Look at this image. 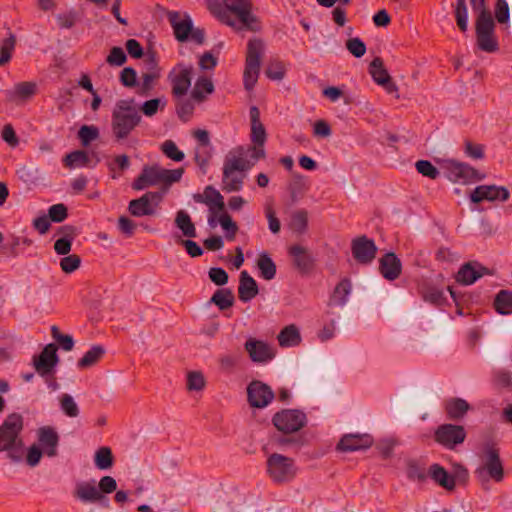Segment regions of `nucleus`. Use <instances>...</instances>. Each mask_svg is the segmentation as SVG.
I'll return each mask as SVG.
<instances>
[{
  "label": "nucleus",
  "mask_w": 512,
  "mask_h": 512,
  "mask_svg": "<svg viewBox=\"0 0 512 512\" xmlns=\"http://www.w3.org/2000/svg\"><path fill=\"white\" fill-rule=\"evenodd\" d=\"M206 6L218 21L235 32H259L262 29L260 19L252 12V0H207Z\"/></svg>",
  "instance_id": "obj_1"
},
{
  "label": "nucleus",
  "mask_w": 512,
  "mask_h": 512,
  "mask_svg": "<svg viewBox=\"0 0 512 512\" xmlns=\"http://www.w3.org/2000/svg\"><path fill=\"white\" fill-rule=\"evenodd\" d=\"M23 429L24 419L19 413L9 414L0 425V453L6 452L13 463L21 462L24 457Z\"/></svg>",
  "instance_id": "obj_2"
},
{
  "label": "nucleus",
  "mask_w": 512,
  "mask_h": 512,
  "mask_svg": "<svg viewBox=\"0 0 512 512\" xmlns=\"http://www.w3.org/2000/svg\"><path fill=\"white\" fill-rule=\"evenodd\" d=\"M471 7L477 13L475 21L476 43L481 51L494 53L499 50L495 36L496 24L485 0H470Z\"/></svg>",
  "instance_id": "obj_3"
},
{
  "label": "nucleus",
  "mask_w": 512,
  "mask_h": 512,
  "mask_svg": "<svg viewBox=\"0 0 512 512\" xmlns=\"http://www.w3.org/2000/svg\"><path fill=\"white\" fill-rule=\"evenodd\" d=\"M142 117L135 106L134 98L116 102L112 111L111 130L115 141L120 142L139 126Z\"/></svg>",
  "instance_id": "obj_4"
},
{
  "label": "nucleus",
  "mask_w": 512,
  "mask_h": 512,
  "mask_svg": "<svg viewBox=\"0 0 512 512\" xmlns=\"http://www.w3.org/2000/svg\"><path fill=\"white\" fill-rule=\"evenodd\" d=\"M184 172L185 170L182 167L170 170L158 165H146L133 181L132 188L140 191L161 184L162 186L158 192H163L164 196L173 183L181 180Z\"/></svg>",
  "instance_id": "obj_5"
},
{
  "label": "nucleus",
  "mask_w": 512,
  "mask_h": 512,
  "mask_svg": "<svg viewBox=\"0 0 512 512\" xmlns=\"http://www.w3.org/2000/svg\"><path fill=\"white\" fill-rule=\"evenodd\" d=\"M245 149L239 146L233 149L226 156L223 165V190L226 192L240 191L243 187L245 171L249 170L254 163L244 157Z\"/></svg>",
  "instance_id": "obj_6"
},
{
  "label": "nucleus",
  "mask_w": 512,
  "mask_h": 512,
  "mask_svg": "<svg viewBox=\"0 0 512 512\" xmlns=\"http://www.w3.org/2000/svg\"><path fill=\"white\" fill-rule=\"evenodd\" d=\"M479 457L482 465L474 471L476 477L483 483L489 478L495 482H501L504 479V466L500 458V449L493 438H487L481 444Z\"/></svg>",
  "instance_id": "obj_7"
},
{
  "label": "nucleus",
  "mask_w": 512,
  "mask_h": 512,
  "mask_svg": "<svg viewBox=\"0 0 512 512\" xmlns=\"http://www.w3.org/2000/svg\"><path fill=\"white\" fill-rule=\"evenodd\" d=\"M265 44L260 38H252L247 43V52L245 59V69L243 82L246 90H252L257 83L261 57L264 53Z\"/></svg>",
  "instance_id": "obj_8"
},
{
  "label": "nucleus",
  "mask_w": 512,
  "mask_h": 512,
  "mask_svg": "<svg viewBox=\"0 0 512 512\" xmlns=\"http://www.w3.org/2000/svg\"><path fill=\"white\" fill-rule=\"evenodd\" d=\"M267 472L275 483L289 482L296 475L294 460L282 454L273 453L267 459Z\"/></svg>",
  "instance_id": "obj_9"
},
{
  "label": "nucleus",
  "mask_w": 512,
  "mask_h": 512,
  "mask_svg": "<svg viewBox=\"0 0 512 512\" xmlns=\"http://www.w3.org/2000/svg\"><path fill=\"white\" fill-rule=\"evenodd\" d=\"M272 423L283 434H291L301 430L307 423L304 412L298 409H283L274 414Z\"/></svg>",
  "instance_id": "obj_10"
},
{
  "label": "nucleus",
  "mask_w": 512,
  "mask_h": 512,
  "mask_svg": "<svg viewBox=\"0 0 512 512\" xmlns=\"http://www.w3.org/2000/svg\"><path fill=\"white\" fill-rule=\"evenodd\" d=\"M466 437L467 433L462 425L444 423L434 431V441L449 450L462 444Z\"/></svg>",
  "instance_id": "obj_11"
},
{
  "label": "nucleus",
  "mask_w": 512,
  "mask_h": 512,
  "mask_svg": "<svg viewBox=\"0 0 512 512\" xmlns=\"http://www.w3.org/2000/svg\"><path fill=\"white\" fill-rule=\"evenodd\" d=\"M163 200V192H146L141 197L133 199L128 204V211L134 217L152 216Z\"/></svg>",
  "instance_id": "obj_12"
},
{
  "label": "nucleus",
  "mask_w": 512,
  "mask_h": 512,
  "mask_svg": "<svg viewBox=\"0 0 512 512\" xmlns=\"http://www.w3.org/2000/svg\"><path fill=\"white\" fill-rule=\"evenodd\" d=\"M192 66H185L183 63L177 64L168 74L167 79L172 86V94L174 97L184 96L192 81Z\"/></svg>",
  "instance_id": "obj_13"
},
{
  "label": "nucleus",
  "mask_w": 512,
  "mask_h": 512,
  "mask_svg": "<svg viewBox=\"0 0 512 512\" xmlns=\"http://www.w3.org/2000/svg\"><path fill=\"white\" fill-rule=\"evenodd\" d=\"M378 248L373 239L361 235L351 241V252L355 261L361 265L370 264L376 257Z\"/></svg>",
  "instance_id": "obj_14"
},
{
  "label": "nucleus",
  "mask_w": 512,
  "mask_h": 512,
  "mask_svg": "<svg viewBox=\"0 0 512 512\" xmlns=\"http://www.w3.org/2000/svg\"><path fill=\"white\" fill-rule=\"evenodd\" d=\"M445 171L447 178L452 182L462 181L467 183L473 180H482L481 175L475 168L467 163L458 162L456 160H447L445 163Z\"/></svg>",
  "instance_id": "obj_15"
},
{
  "label": "nucleus",
  "mask_w": 512,
  "mask_h": 512,
  "mask_svg": "<svg viewBox=\"0 0 512 512\" xmlns=\"http://www.w3.org/2000/svg\"><path fill=\"white\" fill-rule=\"evenodd\" d=\"M247 398L251 407L264 408L274 399V392L267 384L254 380L247 387Z\"/></svg>",
  "instance_id": "obj_16"
},
{
  "label": "nucleus",
  "mask_w": 512,
  "mask_h": 512,
  "mask_svg": "<svg viewBox=\"0 0 512 512\" xmlns=\"http://www.w3.org/2000/svg\"><path fill=\"white\" fill-rule=\"evenodd\" d=\"M57 346L54 343L47 344L38 356H34L33 364L36 372L42 377L53 372L59 362Z\"/></svg>",
  "instance_id": "obj_17"
},
{
  "label": "nucleus",
  "mask_w": 512,
  "mask_h": 512,
  "mask_svg": "<svg viewBox=\"0 0 512 512\" xmlns=\"http://www.w3.org/2000/svg\"><path fill=\"white\" fill-rule=\"evenodd\" d=\"M510 193L504 186L496 185H480L477 186L470 194L472 203L478 204L484 200L487 201H502L505 202L509 199Z\"/></svg>",
  "instance_id": "obj_18"
},
{
  "label": "nucleus",
  "mask_w": 512,
  "mask_h": 512,
  "mask_svg": "<svg viewBox=\"0 0 512 512\" xmlns=\"http://www.w3.org/2000/svg\"><path fill=\"white\" fill-rule=\"evenodd\" d=\"M38 446L43 449L47 457H56L58 455V445L60 436L52 426H42L36 432Z\"/></svg>",
  "instance_id": "obj_19"
},
{
  "label": "nucleus",
  "mask_w": 512,
  "mask_h": 512,
  "mask_svg": "<svg viewBox=\"0 0 512 512\" xmlns=\"http://www.w3.org/2000/svg\"><path fill=\"white\" fill-rule=\"evenodd\" d=\"M168 21L173 28V33L177 41L186 42L189 40V35L192 32L193 21L191 17L185 13L183 18H180V13L177 11H169L167 13Z\"/></svg>",
  "instance_id": "obj_20"
},
{
  "label": "nucleus",
  "mask_w": 512,
  "mask_h": 512,
  "mask_svg": "<svg viewBox=\"0 0 512 512\" xmlns=\"http://www.w3.org/2000/svg\"><path fill=\"white\" fill-rule=\"evenodd\" d=\"M487 274H492L488 268L478 262H467L457 272L456 281L462 285H471Z\"/></svg>",
  "instance_id": "obj_21"
},
{
  "label": "nucleus",
  "mask_w": 512,
  "mask_h": 512,
  "mask_svg": "<svg viewBox=\"0 0 512 512\" xmlns=\"http://www.w3.org/2000/svg\"><path fill=\"white\" fill-rule=\"evenodd\" d=\"M244 346L253 362L265 363L275 357L274 350L264 341L249 338Z\"/></svg>",
  "instance_id": "obj_22"
},
{
  "label": "nucleus",
  "mask_w": 512,
  "mask_h": 512,
  "mask_svg": "<svg viewBox=\"0 0 512 512\" xmlns=\"http://www.w3.org/2000/svg\"><path fill=\"white\" fill-rule=\"evenodd\" d=\"M373 438L369 434H345L337 444V449L343 452L365 450L371 447Z\"/></svg>",
  "instance_id": "obj_23"
},
{
  "label": "nucleus",
  "mask_w": 512,
  "mask_h": 512,
  "mask_svg": "<svg viewBox=\"0 0 512 512\" xmlns=\"http://www.w3.org/2000/svg\"><path fill=\"white\" fill-rule=\"evenodd\" d=\"M37 92L35 82L23 81L14 85L13 89L6 91V98L16 105L24 104L34 97Z\"/></svg>",
  "instance_id": "obj_24"
},
{
  "label": "nucleus",
  "mask_w": 512,
  "mask_h": 512,
  "mask_svg": "<svg viewBox=\"0 0 512 512\" xmlns=\"http://www.w3.org/2000/svg\"><path fill=\"white\" fill-rule=\"evenodd\" d=\"M289 255L293 259L294 267L302 274H308L313 266L314 259L308 249L301 245H293L289 248Z\"/></svg>",
  "instance_id": "obj_25"
},
{
  "label": "nucleus",
  "mask_w": 512,
  "mask_h": 512,
  "mask_svg": "<svg viewBox=\"0 0 512 512\" xmlns=\"http://www.w3.org/2000/svg\"><path fill=\"white\" fill-rule=\"evenodd\" d=\"M379 271L385 279L390 281L396 280L401 275L402 264L394 252L383 255L379 261Z\"/></svg>",
  "instance_id": "obj_26"
},
{
  "label": "nucleus",
  "mask_w": 512,
  "mask_h": 512,
  "mask_svg": "<svg viewBox=\"0 0 512 512\" xmlns=\"http://www.w3.org/2000/svg\"><path fill=\"white\" fill-rule=\"evenodd\" d=\"M73 495L83 503L100 502L105 498L98 490V487H96L94 481L77 483Z\"/></svg>",
  "instance_id": "obj_27"
},
{
  "label": "nucleus",
  "mask_w": 512,
  "mask_h": 512,
  "mask_svg": "<svg viewBox=\"0 0 512 512\" xmlns=\"http://www.w3.org/2000/svg\"><path fill=\"white\" fill-rule=\"evenodd\" d=\"M258 292V285L254 278L250 276L247 271H242L240 273L238 286L239 299L244 303L249 302L257 296Z\"/></svg>",
  "instance_id": "obj_28"
},
{
  "label": "nucleus",
  "mask_w": 512,
  "mask_h": 512,
  "mask_svg": "<svg viewBox=\"0 0 512 512\" xmlns=\"http://www.w3.org/2000/svg\"><path fill=\"white\" fill-rule=\"evenodd\" d=\"M193 199L197 203H204L209 207V210L218 209L224 210L225 203L221 193L213 186H207L202 194H194Z\"/></svg>",
  "instance_id": "obj_29"
},
{
  "label": "nucleus",
  "mask_w": 512,
  "mask_h": 512,
  "mask_svg": "<svg viewBox=\"0 0 512 512\" xmlns=\"http://www.w3.org/2000/svg\"><path fill=\"white\" fill-rule=\"evenodd\" d=\"M444 410L448 419L457 421L466 415L470 410V405L466 400L454 397L444 402Z\"/></svg>",
  "instance_id": "obj_30"
},
{
  "label": "nucleus",
  "mask_w": 512,
  "mask_h": 512,
  "mask_svg": "<svg viewBox=\"0 0 512 512\" xmlns=\"http://www.w3.org/2000/svg\"><path fill=\"white\" fill-rule=\"evenodd\" d=\"M429 476L439 486L445 488L448 491L455 489V477L447 472V470L441 465L435 463L429 468Z\"/></svg>",
  "instance_id": "obj_31"
},
{
  "label": "nucleus",
  "mask_w": 512,
  "mask_h": 512,
  "mask_svg": "<svg viewBox=\"0 0 512 512\" xmlns=\"http://www.w3.org/2000/svg\"><path fill=\"white\" fill-rule=\"evenodd\" d=\"M147 61L150 67V71L142 74V84L138 91V94L141 96L149 95L153 89L154 82L160 77V72L154 55H151Z\"/></svg>",
  "instance_id": "obj_32"
},
{
  "label": "nucleus",
  "mask_w": 512,
  "mask_h": 512,
  "mask_svg": "<svg viewBox=\"0 0 512 512\" xmlns=\"http://www.w3.org/2000/svg\"><path fill=\"white\" fill-rule=\"evenodd\" d=\"M281 347H294L301 343V335L295 324L285 326L277 335Z\"/></svg>",
  "instance_id": "obj_33"
},
{
  "label": "nucleus",
  "mask_w": 512,
  "mask_h": 512,
  "mask_svg": "<svg viewBox=\"0 0 512 512\" xmlns=\"http://www.w3.org/2000/svg\"><path fill=\"white\" fill-rule=\"evenodd\" d=\"M100 162V159L96 157V160L93 165H91V158L87 151L85 150H75L69 154H67L64 158V164L66 167L74 168V167H85L91 166L95 167Z\"/></svg>",
  "instance_id": "obj_34"
},
{
  "label": "nucleus",
  "mask_w": 512,
  "mask_h": 512,
  "mask_svg": "<svg viewBox=\"0 0 512 512\" xmlns=\"http://www.w3.org/2000/svg\"><path fill=\"white\" fill-rule=\"evenodd\" d=\"M214 89L212 80L206 76H201L195 82L191 97L197 103H202L206 100V95L212 94Z\"/></svg>",
  "instance_id": "obj_35"
},
{
  "label": "nucleus",
  "mask_w": 512,
  "mask_h": 512,
  "mask_svg": "<svg viewBox=\"0 0 512 512\" xmlns=\"http://www.w3.org/2000/svg\"><path fill=\"white\" fill-rule=\"evenodd\" d=\"M257 267L260 271V276L265 280H272L276 276V264L267 252L259 254L257 259Z\"/></svg>",
  "instance_id": "obj_36"
},
{
  "label": "nucleus",
  "mask_w": 512,
  "mask_h": 512,
  "mask_svg": "<svg viewBox=\"0 0 512 512\" xmlns=\"http://www.w3.org/2000/svg\"><path fill=\"white\" fill-rule=\"evenodd\" d=\"M234 302V294L229 288L217 289L210 298V303L216 305L221 311L232 307Z\"/></svg>",
  "instance_id": "obj_37"
},
{
  "label": "nucleus",
  "mask_w": 512,
  "mask_h": 512,
  "mask_svg": "<svg viewBox=\"0 0 512 512\" xmlns=\"http://www.w3.org/2000/svg\"><path fill=\"white\" fill-rule=\"evenodd\" d=\"M175 225L182 231L184 236L189 238H195L197 236L195 225L186 211L179 210L176 213Z\"/></svg>",
  "instance_id": "obj_38"
},
{
  "label": "nucleus",
  "mask_w": 512,
  "mask_h": 512,
  "mask_svg": "<svg viewBox=\"0 0 512 512\" xmlns=\"http://www.w3.org/2000/svg\"><path fill=\"white\" fill-rule=\"evenodd\" d=\"M494 309L501 315L512 314V292L509 290H500L493 302Z\"/></svg>",
  "instance_id": "obj_39"
},
{
  "label": "nucleus",
  "mask_w": 512,
  "mask_h": 512,
  "mask_svg": "<svg viewBox=\"0 0 512 512\" xmlns=\"http://www.w3.org/2000/svg\"><path fill=\"white\" fill-rule=\"evenodd\" d=\"M369 74L378 85L384 84L385 81L391 77L387 69L384 67V62L381 57H375L371 61L369 65Z\"/></svg>",
  "instance_id": "obj_40"
},
{
  "label": "nucleus",
  "mask_w": 512,
  "mask_h": 512,
  "mask_svg": "<svg viewBox=\"0 0 512 512\" xmlns=\"http://www.w3.org/2000/svg\"><path fill=\"white\" fill-rule=\"evenodd\" d=\"M95 466L100 470H108L114 464V456L111 448L102 446L96 450L94 456Z\"/></svg>",
  "instance_id": "obj_41"
},
{
  "label": "nucleus",
  "mask_w": 512,
  "mask_h": 512,
  "mask_svg": "<svg viewBox=\"0 0 512 512\" xmlns=\"http://www.w3.org/2000/svg\"><path fill=\"white\" fill-rule=\"evenodd\" d=\"M105 350L101 345H94L88 350L78 361L77 365L80 369H85L95 365L104 355Z\"/></svg>",
  "instance_id": "obj_42"
},
{
  "label": "nucleus",
  "mask_w": 512,
  "mask_h": 512,
  "mask_svg": "<svg viewBox=\"0 0 512 512\" xmlns=\"http://www.w3.org/2000/svg\"><path fill=\"white\" fill-rule=\"evenodd\" d=\"M290 229L297 234H303L308 227V213L304 209L292 213L289 224Z\"/></svg>",
  "instance_id": "obj_43"
},
{
  "label": "nucleus",
  "mask_w": 512,
  "mask_h": 512,
  "mask_svg": "<svg viewBox=\"0 0 512 512\" xmlns=\"http://www.w3.org/2000/svg\"><path fill=\"white\" fill-rule=\"evenodd\" d=\"M352 289L351 281L348 278L342 279L335 287L333 293V299L338 305H345L347 302V296L350 294Z\"/></svg>",
  "instance_id": "obj_44"
},
{
  "label": "nucleus",
  "mask_w": 512,
  "mask_h": 512,
  "mask_svg": "<svg viewBox=\"0 0 512 512\" xmlns=\"http://www.w3.org/2000/svg\"><path fill=\"white\" fill-rule=\"evenodd\" d=\"M218 223L223 230L226 231L227 240H234L239 228L237 223L232 220L231 216L226 211L219 215Z\"/></svg>",
  "instance_id": "obj_45"
},
{
  "label": "nucleus",
  "mask_w": 512,
  "mask_h": 512,
  "mask_svg": "<svg viewBox=\"0 0 512 512\" xmlns=\"http://www.w3.org/2000/svg\"><path fill=\"white\" fill-rule=\"evenodd\" d=\"M422 297L426 302L440 306L446 301L444 292L434 286H426L422 290Z\"/></svg>",
  "instance_id": "obj_46"
},
{
  "label": "nucleus",
  "mask_w": 512,
  "mask_h": 512,
  "mask_svg": "<svg viewBox=\"0 0 512 512\" xmlns=\"http://www.w3.org/2000/svg\"><path fill=\"white\" fill-rule=\"evenodd\" d=\"M16 39L13 34L3 39L0 43V67L7 64L15 48Z\"/></svg>",
  "instance_id": "obj_47"
},
{
  "label": "nucleus",
  "mask_w": 512,
  "mask_h": 512,
  "mask_svg": "<svg viewBox=\"0 0 512 512\" xmlns=\"http://www.w3.org/2000/svg\"><path fill=\"white\" fill-rule=\"evenodd\" d=\"M455 19L457 26L462 32L468 29V12L465 0H457L455 7Z\"/></svg>",
  "instance_id": "obj_48"
},
{
  "label": "nucleus",
  "mask_w": 512,
  "mask_h": 512,
  "mask_svg": "<svg viewBox=\"0 0 512 512\" xmlns=\"http://www.w3.org/2000/svg\"><path fill=\"white\" fill-rule=\"evenodd\" d=\"M265 75L271 80H282L285 76L283 62L278 59L270 60L265 69Z\"/></svg>",
  "instance_id": "obj_49"
},
{
  "label": "nucleus",
  "mask_w": 512,
  "mask_h": 512,
  "mask_svg": "<svg viewBox=\"0 0 512 512\" xmlns=\"http://www.w3.org/2000/svg\"><path fill=\"white\" fill-rule=\"evenodd\" d=\"M99 129L94 125H83L78 131V138L83 146H88L92 141L99 138Z\"/></svg>",
  "instance_id": "obj_50"
},
{
  "label": "nucleus",
  "mask_w": 512,
  "mask_h": 512,
  "mask_svg": "<svg viewBox=\"0 0 512 512\" xmlns=\"http://www.w3.org/2000/svg\"><path fill=\"white\" fill-rule=\"evenodd\" d=\"M161 151L169 159L175 162H181L185 158V154L180 151L172 140H166L161 145Z\"/></svg>",
  "instance_id": "obj_51"
},
{
  "label": "nucleus",
  "mask_w": 512,
  "mask_h": 512,
  "mask_svg": "<svg viewBox=\"0 0 512 512\" xmlns=\"http://www.w3.org/2000/svg\"><path fill=\"white\" fill-rule=\"evenodd\" d=\"M60 407L63 413L70 418H75L79 415L78 405L69 394H63L61 396Z\"/></svg>",
  "instance_id": "obj_52"
},
{
  "label": "nucleus",
  "mask_w": 512,
  "mask_h": 512,
  "mask_svg": "<svg viewBox=\"0 0 512 512\" xmlns=\"http://www.w3.org/2000/svg\"><path fill=\"white\" fill-rule=\"evenodd\" d=\"M51 335L53 339L62 347L65 351H71L74 347V340L71 335L62 334L58 326L53 325L51 327Z\"/></svg>",
  "instance_id": "obj_53"
},
{
  "label": "nucleus",
  "mask_w": 512,
  "mask_h": 512,
  "mask_svg": "<svg viewBox=\"0 0 512 512\" xmlns=\"http://www.w3.org/2000/svg\"><path fill=\"white\" fill-rule=\"evenodd\" d=\"M206 381L200 371H190L187 374V389L189 391H201L204 389Z\"/></svg>",
  "instance_id": "obj_54"
},
{
  "label": "nucleus",
  "mask_w": 512,
  "mask_h": 512,
  "mask_svg": "<svg viewBox=\"0 0 512 512\" xmlns=\"http://www.w3.org/2000/svg\"><path fill=\"white\" fill-rule=\"evenodd\" d=\"M81 265V258L76 254L65 255L60 260V268L64 273L70 274Z\"/></svg>",
  "instance_id": "obj_55"
},
{
  "label": "nucleus",
  "mask_w": 512,
  "mask_h": 512,
  "mask_svg": "<svg viewBox=\"0 0 512 512\" xmlns=\"http://www.w3.org/2000/svg\"><path fill=\"white\" fill-rule=\"evenodd\" d=\"M346 49L356 58L365 55L367 51L366 44L358 37L349 38L346 41Z\"/></svg>",
  "instance_id": "obj_56"
},
{
  "label": "nucleus",
  "mask_w": 512,
  "mask_h": 512,
  "mask_svg": "<svg viewBox=\"0 0 512 512\" xmlns=\"http://www.w3.org/2000/svg\"><path fill=\"white\" fill-rule=\"evenodd\" d=\"M418 173L430 179H437L440 175L439 170L428 160H418L415 164Z\"/></svg>",
  "instance_id": "obj_57"
},
{
  "label": "nucleus",
  "mask_w": 512,
  "mask_h": 512,
  "mask_svg": "<svg viewBox=\"0 0 512 512\" xmlns=\"http://www.w3.org/2000/svg\"><path fill=\"white\" fill-rule=\"evenodd\" d=\"M407 477L411 480L424 481L426 479L425 469L415 460L407 461Z\"/></svg>",
  "instance_id": "obj_58"
},
{
  "label": "nucleus",
  "mask_w": 512,
  "mask_h": 512,
  "mask_svg": "<svg viewBox=\"0 0 512 512\" xmlns=\"http://www.w3.org/2000/svg\"><path fill=\"white\" fill-rule=\"evenodd\" d=\"M48 217L50 221L61 223L68 217V209L65 204L59 203L50 206L48 209Z\"/></svg>",
  "instance_id": "obj_59"
},
{
  "label": "nucleus",
  "mask_w": 512,
  "mask_h": 512,
  "mask_svg": "<svg viewBox=\"0 0 512 512\" xmlns=\"http://www.w3.org/2000/svg\"><path fill=\"white\" fill-rule=\"evenodd\" d=\"M495 19L500 24H506L510 18L509 6L506 0H496L494 7Z\"/></svg>",
  "instance_id": "obj_60"
},
{
  "label": "nucleus",
  "mask_w": 512,
  "mask_h": 512,
  "mask_svg": "<svg viewBox=\"0 0 512 512\" xmlns=\"http://www.w3.org/2000/svg\"><path fill=\"white\" fill-rule=\"evenodd\" d=\"M127 56L121 47L115 46L110 50L106 62L110 66H122L126 63Z\"/></svg>",
  "instance_id": "obj_61"
},
{
  "label": "nucleus",
  "mask_w": 512,
  "mask_h": 512,
  "mask_svg": "<svg viewBox=\"0 0 512 512\" xmlns=\"http://www.w3.org/2000/svg\"><path fill=\"white\" fill-rule=\"evenodd\" d=\"M193 112L194 104L192 103L191 100H181L177 103L176 113L182 121L187 122L193 115Z\"/></svg>",
  "instance_id": "obj_62"
},
{
  "label": "nucleus",
  "mask_w": 512,
  "mask_h": 512,
  "mask_svg": "<svg viewBox=\"0 0 512 512\" xmlns=\"http://www.w3.org/2000/svg\"><path fill=\"white\" fill-rule=\"evenodd\" d=\"M251 142L256 145L264 146L267 134L262 123L251 125Z\"/></svg>",
  "instance_id": "obj_63"
},
{
  "label": "nucleus",
  "mask_w": 512,
  "mask_h": 512,
  "mask_svg": "<svg viewBox=\"0 0 512 512\" xmlns=\"http://www.w3.org/2000/svg\"><path fill=\"white\" fill-rule=\"evenodd\" d=\"M120 82L123 86L132 88L137 84V73L132 67H125L120 73Z\"/></svg>",
  "instance_id": "obj_64"
}]
</instances>
